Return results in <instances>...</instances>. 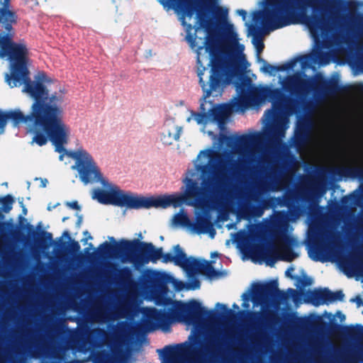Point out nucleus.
<instances>
[{
  "label": "nucleus",
  "instance_id": "9d476101",
  "mask_svg": "<svg viewBox=\"0 0 363 363\" xmlns=\"http://www.w3.org/2000/svg\"><path fill=\"white\" fill-rule=\"evenodd\" d=\"M174 255L170 252L163 253L161 257L164 263L173 262L175 265L182 267L189 275L201 274L208 278L217 277L220 272L214 269L211 263L207 260H200L196 258L186 256L179 245L173 247Z\"/></svg>",
  "mask_w": 363,
  "mask_h": 363
},
{
  "label": "nucleus",
  "instance_id": "2f4dec72",
  "mask_svg": "<svg viewBox=\"0 0 363 363\" xmlns=\"http://www.w3.org/2000/svg\"><path fill=\"white\" fill-rule=\"evenodd\" d=\"M173 133H172L171 130L168 129L164 130V132L162 133L164 138L168 136V138L172 140L171 141L167 142L169 144H172V140L177 141L179 139L182 128V127L176 125L173 127Z\"/></svg>",
  "mask_w": 363,
  "mask_h": 363
},
{
  "label": "nucleus",
  "instance_id": "7c9ffc66",
  "mask_svg": "<svg viewBox=\"0 0 363 363\" xmlns=\"http://www.w3.org/2000/svg\"><path fill=\"white\" fill-rule=\"evenodd\" d=\"M0 203L2 206V211L5 213H9L12 209L14 199L11 195L7 194L4 197L0 198Z\"/></svg>",
  "mask_w": 363,
  "mask_h": 363
},
{
  "label": "nucleus",
  "instance_id": "dca6fc26",
  "mask_svg": "<svg viewBox=\"0 0 363 363\" xmlns=\"http://www.w3.org/2000/svg\"><path fill=\"white\" fill-rule=\"evenodd\" d=\"M233 111H235L233 104H221L213 106L208 111V120L216 122L220 126L225 124V121L230 116Z\"/></svg>",
  "mask_w": 363,
  "mask_h": 363
},
{
  "label": "nucleus",
  "instance_id": "cd10ccee",
  "mask_svg": "<svg viewBox=\"0 0 363 363\" xmlns=\"http://www.w3.org/2000/svg\"><path fill=\"white\" fill-rule=\"evenodd\" d=\"M132 275L131 269L128 267H123L117 270L116 279L118 282L125 284L130 281Z\"/></svg>",
  "mask_w": 363,
  "mask_h": 363
},
{
  "label": "nucleus",
  "instance_id": "412c9836",
  "mask_svg": "<svg viewBox=\"0 0 363 363\" xmlns=\"http://www.w3.org/2000/svg\"><path fill=\"white\" fill-rule=\"evenodd\" d=\"M270 207L269 200H264L261 205L245 206L240 208V211L245 218H259L263 215L264 210Z\"/></svg>",
  "mask_w": 363,
  "mask_h": 363
},
{
  "label": "nucleus",
  "instance_id": "338daca9",
  "mask_svg": "<svg viewBox=\"0 0 363 363\" xmlns=\"http://www.w3.org/2000/svg\"><path fill=\"white\" fill-rule=\"evenodd\" d=\"M68 219H69V217H64V218H62V222H65V221H66V220H68Z\"/></svg>",
  "mask_w": 363,
  "mask_h": 363
},
{
  "label": "nucleus",
  "instance_id": "ddd939ff",
  "mask_svg": "<svg viewBox=\"0 0 363 363\" xmlns=\"http://www.w3.org/2000/svg\"><path fill=\"white\" fill-rule=\"evenodd\" d=\"M262 139L263 136L261 133L243 134L240 136L223 135L220 137V143H225L232 150L242 152L247 151L251 145L260 143Z\"/></svg>",
  "mask_w": 363,
  "mask_h": 363
},
{
  "label": "nucleus",
  "instance_id": "393cba45",
  "mask_svg": "<svg viewBox=\"0 0 363 363\" xmlns=\"http://www.w3.org/2000/svg\"><path fill=\"white\" fill-rule=\"evenodd\" d=\"M262 257L266 264L270 267H273L277 261L279 260L278 249L273 245H271L264 250L262 252Z\"/></svg>",
  "mask_w": 363,
  "mask_h": 363
},
{
  "label": "nucleus",
  "instance_id": "5fc2aeb1",
  "mask_svg": "<svg viewBox=\"0 0 363 363\" xmlns=\"http://www.w3.org/2000/svg\"><path fill=\"white\" fill-rule=\"evenodd\" d=\"M84 235L86 236V238L82 240L84 241V242H86L88 240L92 239V236L89 233L87 230L84 232Z\"/></svg>",
  "mask_w": 363,
  "mask_h": 363
},
{
  "label": "nucleus",
  "instance_id": "4468645a",
  "mask_svg": "<svg viewBox=\"0 0 363 363\" xmlns=\"http://www.w3.org/2000/svg\"><path fill=\"white\" fill-rule=\"evenodd\" d=\"M342 247L340 236L337 234H331L325 239L323 235L315 237L312 240L313 250L317 255H322L325 252H336Z\"/></svg>",
  "mask_w": 363,
  "mask_h": 363
},
{
  "label": "nucleus",
  "instance_id": "a878e982",
  "mask_svg": "<svg viewBox=\"0 0 363 363\" xmlns=\"http://www.w3.org/2000/svg\"><path fill=\"white\" fill-rule=\"evenodd\" d=\"M339 175L363 180V167H342L337 169Z\"/></svg>",
  "mask_w": 363,
  "mask_h": 363
},
{
  "label": "nucleus",
  "instance_id": "0e129e2a",
  "mask_svg": "<svg viewBox=\"0 0 363 363\" xmlns=\"http://www.w3.org/2000/svg\"><path fill=\"white\" fill-rule=\"evenodd\" d=\"M11 363H24V361L21 359H15L11 362Z\"/></svg>",
  "mask_w": 363,
  "mask_h": 363
},
{
  "label": "nucleus",
  "instance_id": "c03bdc74",
  "mask_svg": "<svg viewBox=\"0 0 363 363\" xmlns=\"http://www.w3.org/2000/svg\"><path fill=\"white\" fill-rule=\"evenodd\" d=\"M66 206H67L68 207H69V208H71L72 209H75V210H79L80 209V206L78 204V202L77 201H72V202H67L66 203Z\"/></svg>",
  "mask_w": 363,
  "mask_h": 363
},
{
  "label": "nucleus",
  "instance_id": "4d7b16f0",
  "mask_svg": "<svg viewBox=\"0 0 363 363\" xmlns=\"http://www.w3.org/2000/svg\"><path fill=\"white\" fill-rule=\"evenodd\" d=\"M238 13H239L240 16H242V18H245L246 15H247V12H246V11L241 9V10H238Z\"/></svg>",
  "mask_w": 363,
  "mask_h": 363
},
{
  "label": "nucleus",
  "instance_id": "f8f14e48",
  "mask_svg": "<svg viewBox=\"0 0 363 363\" xmlns=\"http://www.w3.org/2000/svg\"><path fill=\"white\" fill-rule=\"evenodd\" d=\"M272 298L281 301L288 299L287 294L283 291L279 290L277 280L273 279L264 284H256L254 285L252 291L253 301L266 303Z\"/></svg>",
  "mask_w": 363,
  "mask_h": 363
},
{
  "label": "nucleus",
  "instance_id": "c756f323",
  "mask_svg": "<svg viewBox=\"0 0 363 363\" xmlns=\"http://www.w3.org/2000/svg\"><path fill=\"white\" fill-rule=\"evenodd\" d=\"M62 237H65L69 240V252L71 254L75 255L79 252L80 245H79V242L74 240H72L70 234L67 230H65L63 232Z\"/></svg>",
  "mask_w": 363,
  "mask_h": 363
},
{
  "label": "nucleus",
  "instance_id": "680f3d73",
  "mask_svg": "<svg viewBox=\"0 0 363 363\" xmlns=\"http://www.w3.org/2000/svg\"><path fill=\"white\" fill-rule=\"evenodd\" d=\"M47 183H48V180L46 179H42L41 180V186L42 187H45Z\"/></svg>",
  "mask_w": 363,
  "mask_h": 363
},
{
  "label": "nucleus",
  "instance_id": "09e8293b",
  "mask_svg": "<svg viewBox=\"0 0 363 363\" xmlns=\"http://www.w3.org/2000/svg\"><path fill=\"white\" fill-rule=\"evenodd\" d=\"M288 293H289L294 298V302L296 301V296H298V292L295 289H288Z\"/></svg>",
  "mask_w": 363,
  "mask_h": 363
},
{
  "label": "nucleus",
  "instance_id": "6ab92c4d",
  "mask_svg": "<svg viewBox=\"0 0 363 363\" xmlns=\"http://www.w3.org/2000/svg\"><path fill=\"white\" fill-rule=\"evenodd\" d=\"M310 140V130L306 125H299L295 130L292 138V145L294 147L300 150L305 147Z\"/></svg>",
  "mask_w": 363,
  "mask_h": 363
},
{
  "label": "nucleus",
  "instance_id": "7ed1b4c3",
  "mask_svg": "<svg viewBox=\"0 0 363 363\" xmlns=\"http://www.w3.org/2000/svg\"><path fill=\"white\" fill-rule=\"evenodd\" d=\"M363 6L358 0H266L264 9L253 14V21L271 30L303 23L311 35H328L333 28L323 15L328 9L347 10L351 16Z\"/></svg>",
  "mask_w": 363,
  "mask_h": 363
},
{
  "label": "nucleus",
  "instance_id": "ea45409f",
  "mask_svg": "<svg viewBox=\"0 0 363 363\" xmlns=\"http://www.w3.org/2000/svg\"><path fill=\"white\" fill-rule=\"evenodd\" d=\"M190 31L191 30H189V31L186 30V32L188 33L186 35V39L187 42L189 43L191 48H194L196 47V37L195 35L191 34Z\"/></svg>",
  "mask_w": 363,
  "mask_h": 363
},
{
  "label": "nucleus",
  "instance_id": "6e6d98bb",
  "mask_svg": "<svg viewBox=\"0 0 363 363\" xmlns=\"http://www.w3.org/2000/svg\"><path fill=\"white\" fill-rule=\"evenodd\" d=\"M94 333H97L98 335H104L105 334V331L103 329L101 328H96L94 330Z\"/></svg>",
  "mask_w": 363,
  "mask_h": 363
},
{
  "label": "nucleus",
  "instance_id": "f704fd0d",
  "mask_svg": "<svg viewBox=\"0 0 363 363\" xmlns=\"http://www.w3.org/2000/svg\"><path fill=\"white\" fill-rule=\"evenodd\" d=\"M52 240V235L51 233L47 232L45 230H42L40 232V238L38 240V242L43 246L48 247Z\"/></svg>",
  "mask_w": 363,
  "mask_h": 363
},
{
  "label": "nucleus",
  "instance_id": "aec40b11",
  "mask_svg": "<svg viewBox=\"0 0 363 363\" xmlns=\"http://www.w3.org/2000/svg\"><path fill=\"white\" fill-rule=\"evenodd\" d=\"M334 330L340 331L341 334L350 340L363 342V325L357 324L355 328L335 324Z\"/></svg>",
  "mask_w": 363,
  "mask_h": 363
},
{
  "label": "nucleus",
  "instance_id": "37998d69",
  "mask_svg": "<svg viewBox=\"0 0 363 363\" xmlns=\"http://www.w3.org/2000/svg\"><path fill=\"white\" fill-rule=\"evenodd\" d=\"M185 284L182 281H175L174 288L177 291H182L184 289Z\"/></svg>",
  "mask_w": 363,
  "mask_h": 363
},
{
  "label": "nucleus",
  "instance_id": "473e14b6",
  "mask_svg": "<svg viewBox=\"0 0 363 363\" xmlns=\"http://www.w3.org/2000/svg\"><path fill=\"white\" fill-rule=\"evenodd\" d=\"M36 130L38 131L33 138V142H35L39 146L45 145L48 143V140H50L48 135L43 130Z\"/></svg>",
  "mask_w": 363,
  "mask_h": 363
},
{
  "label": "nucleus",
  "instance_id": "c9c22d12",
  "mask_svg": "<svg viewBox=\"0 0 363 363\" xmlns=\"http://www.w3.org/2000/svg\"><path fill=\"white\" fill-rule=\"evenodd\" d=\"M19 220H20V223H21L22 228L26 229L30 235L35 236L37 235V233L35 230L33 225H32L29 223H27V220L26 218H24L23 216H20Z\"/></svg>",
  "mask_w": 363,
  "mask_h": 363
},
{
  "label": "nucleus",
  "instance_id": "bb28decb",
  "mask_svg": "<svg viewBox=\"0 0 363 363\" xmlns=\"http://www.w3.org/2000/svg\"><path fill=\"white\" fill-rule=\"evenodd\" d=\"M171 279L172 277L164 272H157L153 277L152 283L160 289H166L167 284Z\"/></svg>",
  "mask_w": 363,
  "mask_h": 363
},
{
  "label": "nucleus",
  "instance_id": "f257e3e1",
  "mask_svg": "<svg viewBox=\"0 0 363 363\" xmlns=\"http://www.w3.org/2000/svg\"><path fill=\"white\" fill-rule=\"evenodd\" d=\"M201 155L209 159V163L199 164L196 169L203 176L209 173L211 175L203 178L200 187L196 181L185 178L184 182L186 189L182 195H163L157 197H144L134 196L130 192H125L118 186L106 191L99 188L93 190L92 199L102 204H111L130 209L162 208L169 206L179 207L183 203L196 206L204 203L209 196L213 199L222 198L232 187L233 182L238 180L243 171L242 163L234 160L229 152L221 153L217 150L208 149L201 150Z\"/></svg>",
  "mask_w": 363,
  "mask_h": 363
},
{
  "label": "nucleus",
  "instance_id": "423d86ee",
  "mask_svg": "<svg viewBox=\"0 0 363 363\" xmlns=\"http://www.w3.org/2000/svg\"><path fill=\"white\" fill-rule=\"evenodd\" d=\"M6 33L0 38V57H7L10 62V73L5 74V82L11 88L26 86L28 84H38L46 86L52 80L45 72H38L34 75L33 79L30 78L28 68V49L26 44L16 43L13 38L16 35L14 27L6 28Z\"/></svg>",
  "mask_w": 363,
  "mask_h": 363
},
{
  "label": "nucleus",
  "instance_id": "3c124183",
  "mask_svg": "<svg viewBox=\"0 0 363 363\" xmlns=\"http://www.w3.org/2000/svg\"><path fill=\"white\" fill-rule=\"evenodd\" d=\"M18 200H19V203H20L21 206V207H22V208H23V209H22V211H23V213L24 215H26V213H27V208H26L25 207V206L23 205V199L22 198L21 200L18 199Z\"/></svg>",
  "mask_w": 363,
  "mask_h": 363
},
{
  "label": "nucleus",
  "instance_id": "9b49d317",
  "mask_svg": "<svg viewBox=\"0 0 363 363\" xmlns=\"http://www.w3.org/2000/svg\"><path fill=\"white\" fill-rule=\"evenodd\" d=\"M68 155L75 160V166L73 168L77 169L79 179L84 184H87L92 181H96L110 190L116 186L103 177L92 156L82 147L70 151Z\"/></svg>",
  "mask_w": 363,
  "mask_h": 363
},
{
  "label": "nucleus",
  "instance_id": "864d4df0",
  "mask_svg": "<svg viewBox=\"0 0 363 363\" xmlns=\"http://www.w3.org/2000/svg\"><path fill=\"white\" fill-rule=\"evenodd\" d=\"M33 347H35L34 342L33 341H29L26 345L27 350L28 351H31Z\"/></svg>",
  "mask_w": 363,
  "mask_h": 363
},
{
  "label": "nucleus",
  "instance_id": "20e7f679",
  "mask_svg": "<svg viewBox=\"0 0 363 363\" xmlns=\"http://www.w3.org/2000/svg\"><path fill=\"white\" fill-rule=\"evenodd\" d=\"M23 91L33 100L30 113L24 115L18 109L0 111V134L4 132L9 120L13 127L30 122L35 129L43 130L48 135L56 152H65L64 145L67 143L68 128L63 121V96L57 92L50 94L47 86L38 84H28L23 86Z\"/></svg>",
  "mask_w": 363,
  "mask_h": 363
},
{
  "label": "nucleus",
  "instance_id": "b1692460",
  "mask_svg": "<svg viewBox=\"0 0 363 363\" xmlns=\"http://www.w3.org/2000/svg\"><path fill=\"white\" fill-rule=\"evenodd\" d=\"M185 347L182 344H178L174 346L166 345L162 349L157 350L160 356L164 358H172L179 354L184 352Z\"/></svg>",
  "mask_w": 363,
  "mask_h": 363
},
{
  "label": "nucleus",
  "instance_id": "13d9d810",
  "mask_svg": "<svg viewBox=\"0 0 363 363\" xmlns=\"http://www.w3.org/2000/svg\"><path fill=\"white\" fill-rule=\"evenodd\" d=\"M170 0H159L160 3L164 6V8L166 7V6L169 3Z\"/></svg>",
  "mask_w": 363,
  "mask_h": 363
},
{
  "label": "nucleus",
  "instance_id": "603ef678",
  "mask_svg": "<svg viewBox=\"0 0 363 363\" xmlns=\"http://www.w3.org/2000/svg\"><path fill=\"white\" fill-rule=\"evenodd\" d=\"M82 223V215H77V220L76 222V226L79 228L81 224Z\"/></svg>",
  "mask_w": 363,
  "mask_h": 363
},
{
  "label": "nucleus",
  "instance_id": "a211bd4d",
  "mask_svg": "<svg viewBox=\"0 0 363 363\" xmlns=\"http://www.w3.org/2000/svg\"><path fill=\"white\" fill-rule=\"evenodd\" d=\"M304 301L315 306L328 304V288L308 290L304 294Z\"/></svg>",
  "mask_w": 363,
  "mask_h": 363
},
{
  "label": "nucleus",
  "instance_id": "e433bc0d",
  "mask_svg": "<svg viewBox=\"0 0 363 363\" xmlns=\"http://www.w3.org/2000/svg\"><path fill=\"white\" fill-rule=\"evenodd\" d=\"M201 286V281L196 277L191 279L190 282L186 287L187 289L195 290L199 289Z\"/></svg>",
  "mask_w": 363,
  "mask_h": 363
},
{
  "label": "nucleus",
  "instance_id": "052dcab7",
  "mask_svg": "<svg viewBox=\"0 0 363 363\" xmlns=\"http://www.w3.org/2000/svg\"><path fill=\"white\" fill-rule=\"evenodd\" d=\"M336 314H337V315H338L339 317H340L341 320H344V319L345 318V315H344V314H342L341 311H337Z\"/></svg>",
  "mask_w": 363,
  "mask_h": 363
},
{
  "label": "nucleus",
  "instance_id": "de8ad7c7",
  "mask_svg": "<svg viewBox=\"0 0 363 363\" xmlns=\"http://www.w3.org/2000/svg\"><path fill=\"white\" fill-rule=\"evenodd\" d=\"M292 271H294V268L289 267L286 271L285 274L287 277L290 278L291 279H296V277L291 274Z\"/></svg>",
  "mask_w": 363,
  "mask_h": 363
},
{
  "label": "nucleus",
  "instance_id": "5701e85b",
  "mask_svg": "<svg viewBox=\"0 0 363 363\" xmlns=\"http://www.w3.org/2000/svg\"><path fill=\"white\" fill-rule=\"evenodd\" d=\"M194 229L198 234L209 233L211 237H213L215 234L213 223L210 218L206 216L197 217Z\"/></svg>",
  "mask_w": 363,
  "mask_h": 363
},
{
  "label": "nucleus",
  "instance_id": "8fccbe9b",
  "mask_svg": "<svg viewBox=\"0 0 363 363\" xmlns=\"http://www.w3.org/2000/svg\"><path fill=\"white\" fill-rule=\"evenodd\" d=\"M242 298L244 300V301H248L249 299H250V295L248 294H247V293H245V294H242ZM249 305L247 303H245V302H244L242 303V306L244 308L247 307Z\"/></svg>",
  "mask_w": 363,
  "mask_h": 363
},
{
  "label": "nucleus",
  "instance_id": "69168bd1",
  "mask_svg": "<svg viewBox=\"0 0 363 363\" xmlns=\"http://www.w3.org/2000/svg\"><path fill=\"white\" fill-rule=\"evenodd\" d=\"M356 301H357V303L358 304V306H359L361 304V303L362 302V299L361 297L357 296L356 298Z\"/></svg>",
  "mask_w": 363,
  "mask_h": 363
},
{
  "label": "nucleus",
  "instance_id": "e2e57ef3",
  "mask_svg": "<svg viewBox=\"0 0 363 363\" xmlns=\"http://www.w3.org/2000/svg\"><path fill=\"white\" fill-rule=\"evenodd\" d=\"M252 31H253V35L255 36V35H257L258 33H259V29L257 28H252Z\"/></svg>",
  "mask_w": 363,
  "mask_h": 363
},
{
  "label": "nucleus",
  "instance_id": "0eeeda50",
  "mask_svg": "<svg viewBox=\"0 0 363 363\" xmlns=\"http://www.w3.org/2000/svg\"><path fill=\"white\" fill-rule=\"evenodd\" d=\"M172 303V307L168 311L164 309L155 308H147L144 312L145 320L143 327L147 332L154 331L158 328L165 330L174 321H182L187 324L199 323L206 318L213 320L218 314L213 310H208L195 299L186 303L173 301L171 298H165L164 304Z\"/></svg>",
  "mask_w": 363,
  "mask_h": 363
},
{
  "label": "nucleus",
  "instance_id": "6e6552de",
  "mask_svg": "<svg viewBox=\"0 0 363 363\" xmlns=\"http://www.w3.org/2000/svg\"><path fill=\"white\" fill-rule=\"evenodd\" d=\"M109 240L113 244L106 241L101 244L97 250L99 257H123L135 265H144L150 261L156 262L162 257V248H156L151 242L136 239H121L117 242L113 237H109Z\"/></svg>",
  "mask_w": 363,
  "mask_h": 363
},
{
  "label": "nucleus",
  "instance_id": "bf43d9fd",
  "mask_svg": "<svg viewBox=\"0 0 363 363\" xmlns=\"http://www.w3.org/2000/svg\"><path fill=\"white\" fill-rule=\"evenodd\" d=\"M347 34H348V35H350V34H351V35H353V36H354V37H357V35H356V33L354 32V30H352V29H351V28H348L347 29Z\"/></svg>",
  "mask_w": 363,
  "mask_h": 363
},
{
  "label": "nucleus",
  "instance_id": "49530a36",
  "mask_svg": "<svg viewBox=\"0 0 363 363\" xmlns=\"http://www.w3.org/2000/svg\"><path fill=\"white\" fill-rule=\"evenodd\" d=\"M12 236L13 238H14L15 239H19V238H21V240H23V239H26V236L24 235V234L21 233L20 231H18V230H15L12 233Z\"/></svg>",
  "mask_w": 363,
  "mask_h": 363
},
{
  "label": "nucleus",
  "instance_id": "4be33fe9",
  "mask_svg": "<svg viewBox=\"0 0 363 363\" xmlns=\"http://www.w3.org/2000/svg\"><path fill=\"white\" fill-rule=\"evenodd\" d=\"M292 239L285 238L281 245L279 247V260L285 262H292L297 257L298 255L295 253L291 247Z\"/></svg>",
  "mask_w": 363,
  "mask_h": 363
},
{
  "label": "nucleus",
  "instance_id": "58836bf2",
  "mask_svg": "<svg viewBox=\"0 0 363 363\" xmlns=\"http://www.w3.org/2000/svg\"><path fill=\"white\" fill-rule=\"evenodd\" d=\"M314 59L318 60L320 64H323V62H325L324 64H326L328 61L326 60V53L321 52V51H316L314 54Z\"/></svg>",
  "mask_w": 363,
  "mask_h": 363
},
{
  "label": "nucleus",
  "instance_id": "39448f33",
  "mask_svg": "<svg viewBox=\"0 0 363 363\" xmlns=\"http://www.w3.org/2000/svg\"><path fill=\"white\" fill-rule=\"evenodd\" d=\"M283 89L289 93L290 100L283 99V106H274L265 111L264 116L266 120L271 123L266 133L267 140L272 143H278L285 136L286 126L285 122L280 118L284 111H292L298 103V100L303 99L309 91L313 90L315 94L331 96L346 91L345 86L339 84L336 79H325L320 78L312 80L304 79L298 75L288 77L284 82Z\"/></svg>",
  "mask_w": 363,
  "mask_h": 363
},
{
  "label": "nucleus",
  "instance_id": "1a4fd4ad",
  "mask_svg": "<svg viewBox=\"0 0 363 363\" xmlns=\"http://www.w3.org/2000/svg\"><path fill=\"white\" fill-rule=\"evenodd\" d=\"M238 97L233 103L235 111L245 112L248 108L261 105L266 100L273 103L274 106H283V99L290 100L280 88L256 86L252 84L250 78L241 75L235 82Z\"/></svg>",
  "mask_w": 363,
  "mask_h": 363
},
{
  "label": "nucleus",
  "instance_id": "4c0bfd02",
  "mask_svg": "<svg viewBox=\"0 0 363 363\" xmlns=\"http://www.w3.org/2000/svg\"><path fill=\"white\" fill-rule=\"evenodd\" d=\"M298 284L301 286H308L312 284L313 279L306 275H304L303 278L296 277Z\"/></svg>",
  "mask_w": 363,
  "mask_h": 363
},
{
  "label": "nucleus",
  "instance_id": "72a5a7b5",
  "mask_svg": "<svg viewBox=\"0 0 363 363\" xmlns=\"http://www.w3.org/2000/svg\"><path fill=\"white\" fill-rule=\"evenodd\" d=\"M345 294L341 290L336 291L335 292L328 289V304L337 301H343Z\"/></svg>",
  "mask_w": 363,
  "mask_h": 363
},
{
  "label": "nucleus",
  "instance_id": "c85d7f7f",
  "mask_svg": "<svg viewBox=\"0 0 363 363\" xmlns=\"http://www.w3.org/2000/svg\"><path fill=\"white\" fill-rule=\"evenodd\" d=\"M203 106L204 104L202 103L201 104L202 112L201 113L191 111V116L198 124H204L208 120V113L205 112V108Z\"/></svg>",
  "mask_w": 363,
  "mask_h": 363
},
{
  "label": "nucleus",
  "instance_id": "774afa93",
  "mask_svg": "<svg viewBox=\"0 0 363 363\" xmlns=\"http://www.w3.org/2000/svg\"><path fill=\"white\" fill-rule=\"evenodd\" d=\"M233 307L234 308H238V306L236 303H234V304L233 305Z\"/></svg>",
  "mask_w": 363,
  "mask_h": 363
},
{
  "label": "nucleus",
  "instance_id": "a18cd8bd",
  "mask_svg": "<svg viewBox=\"0 0 363 363\" xmlns=\"http://www.w3.org/2000/svg\"><path fill=\"white\" fill-rule=\"evenodd\" d=\"M357 262V259L355 256H350L346 261L345 263L350 266H354Z\"/></svg>",
  "mask_w": 363,
  "mask_h": 363
},
{
  "label": "nucleus",
  "instance_id": "79ce46f5",
  "mask_svg": "<svg viewBox=\"0 0 363 363\" xmlns=\"http://www.w3.org/2000/svg\"><path fill=\"white\" fill-rule=\"evenodd\" d=\"M216 307L220 308L225 313H230L232 312V311L230 309H228L225 304L220 303H217L216 304Z\"/></svg>",
  "mask_w": 363,
  "mask_h": 363
},
{
  "label": "nucleus",
  "instance_id": "f03ea898",
  "mask_svg": "<svg viewBox=\"0 0 363 363\" xmlns=\"http://www.w3.org/2000/svg\"><path fill=\"white\" fill-rule=\"evenodd\" d=\"M165 8H174L182 13L180 21L187 31L191 30V24L186 23L185 17H192L196 13L199 28L207 33L203 46L197 48V75L203 91V99L211 96H221L228 84L230 64L221 55H233L234 50L242 53L244 46L235 41L232 45H218L215 33L216 21L225 18L227 10L218 5V0H170Z\"/></svg>",
  "mask_w": 363,
  "mask_h": 363
},
{
  "label": "nucleus",
  "instance_id": "2eb2a0df",
  "mask_svg": "<svg viewBox=\"0 0 363 363\" xmlns=\"http://www.w3.org/2000/svg\"><path fill=\"white\" fill-rule=\"evenodd\" d=\"M255 45L257 50V57L259 62H262L263 65L260 70L264 73H267L271 76H274L275 72H284L292 69L296 64L298 59H293L281 65H272L268 63L265 60L259 56L264 48V45L262 39L255 41Z\"/></svg>",
  "mask_w": 363,
  "mask_h": 363
},
{
  "label": "nucleus",
  "instance_id": "a19ab883",
  "mask_svg": "<svg viewBox=\"0 0 363 363\" xmlns=\"http://www.w3.org/2000/svg\"><path fill=\"white\" fill-rule=\"evenodd\" d=\"M262 338V334L259 332H257L255 334L250 337V340L252 343L258 342Z\"/></svg>",
  "mask_w": 363,
  "mask_h": 363
},
{
  "label": "nucleus",
  "instance_id": "f3484780",
  "mask_svg": "<svg viewBox=\"0 0 363 363\" xmlns=\"http://www.w3.org/2000/svg\"><path fill=\"white\" fill-rule=\"evenodd\" d=\"M11 0H4L0 8V23L4 24L5 28H11L18 21V16L16 11L10 9Z\"/></svg>",
  "mask_w": 363,
  "mask_h": 363
}]
</instances>
